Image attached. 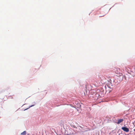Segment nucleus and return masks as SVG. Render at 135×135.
I'll use <instances>...</instances> for the list:
<instances>
[{"label": "nucleus", "instance_id": "obj_4", "mask_svg": "<svg viewBox=\"0 0 135 135\" xmlns=\"http://www.w3.org/2000/svg\"><path fill=\"white\" fill-rule=\"evenodd\" d=\"M121 129L125 132H128L129 131V128L126 127H122Z\"/></svg>", "mask_w": 135, "mask_h": 135}, {"label": "nucleus", "instance_id": "obj_1", "mask_svg": "<svg viewBox=\"0 0 135 135\" xmlns=\"http://www.w3.org/2000/svg\"><path fill=\"white\" fill-rule=\"evenodd\" d=\"M118 77V79L119 81L126 80V77L124 75H123L122 73H121L118 75H117Z\"/></svg>", "mask_w": 135, "mask_h": 135}, {"label": "nucleus", "instance_id": "obj_5", "mask_svg": "<svg viewBox=\"0 0 135 135\" xmlns=\"http://www.w3.org/2000/svg\"><path fill=\"white\" fill-rule=\"evenodd\" d=\"M124 120L123 119H120L118 120V122H116V123L117 124H119L120 123L122 122Z\"/></svg>", "mask_w": 135, "mask_h": 135}, {"label": "nucleus", "instance_id": "obj_9", "mask_svg": "<svg viewBox=\"0 0 135 135\" xmlns=\"http://www.w3.org/2000/svg\"><path fill=\"white\" fill-rule=\"evenodd\" d=\"M32 106H33V105H31V106H30V107H32Z\"/></svg>", "mask_w": 135, "mask_h": 135}, {"label": "nucleus", "instance_id": "obj_7", "mask_svg": "<svg viewBox=\"0 0 135 135\" xmlns=\"http://www.w3.org/2000/svg\"><path fill=\"white\" fill-rule=\"evenodd\" d=\"M26 133V132L25 131H24L23 132L21 133V134L22 135H25Z\"/></svg>", "mask_w": 135, "mask_h": 135}, {"label": "nucleus", "instance_id": "obj_3", "mask_svg": "<svg viewBox=\"0 0 135 135\" xmlns=\"http://www.w3.org/2000/svg\"><path fill=\"white\" fill-rule=\"evenodd\" d=\"M114 70L115 73L117 74V75L121 73L120 72V69L119 68H115Z\"/></svg>", "mask_w": 135, "mask_h": 135}, {"label": "nucleus", "instance_id": "obj_6", "mask_svg": "<svg viewBox=\"0 0 135 135\" xmlns=\"http://www.w3.org/2000/svg\"><path fill=\"white\" fill-rule=\"evenodd\" d=\"M123 68L122 70L123 71H124L125 70H126L127 69V68L126 66L123 67Z\"/></svg>", "mask_w": 135, "mask_h": 135}, {"label": "nucleus", "instance_id": "obj_2", "mask_svg": "<svg viewBox=\"0 0 135 135\" xmlns=\"http://www.w3.org/2000/svg\"><path fill=\"white\" fill-rule=\"evenodd\" d=\"M79 127L83 129V131H81V130L80 128H79V130H76V133H80L81 132H86L88 131H90V129L89 128H86V129H84L83 127L80 126H79Z\"/></svg>", "mask_w": 135, "mask_h": 135}, {"label": "nucleus", "instance_id": "obj_8", "mask_svg": "<svg viewBox=\"0 0 135 135\" xmlns=\"http://www.w3.org/2000/svg\"><path fill=\"white\" fill-rule=\"evenodd\" d=\"M73 133V134H72V135H74L75 133H74L73 132V131H72V130H70V132L69 133V134H71V133Z\"/></svg>", "mask_w": 135, "mask_h": 135}]
</instances>
